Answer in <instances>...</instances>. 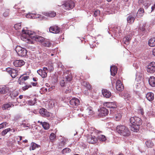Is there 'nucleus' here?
Masks as SVG:
<instances>
[{
  "label": "nucleus",
  "mask_w": 155,
  "mask_h": 155,
  "mask_svg": "<svg viewBox=\"0 0 155 155\" xmlns=\"http://www.w3.org/2000/svg\"><path fill=\"white\" fill-rule=\"evenodd\" d=\"M22 33V34L21 37V39L25 41L26 40L30 41L29 38H30L33 40L39 42H42L44 40V38L43 37L38 35H35V33L32 31L23 30Z\"/></svg>",
  "instance_id": "1"
},
{
  "label": "nucleus",
  "mask_w": 155,
  "mask_h": 155,
  "mask_svg": "<svg viewBox=\"0 0 155 155\" xmlns=\"http://www.w3.org/2000/svg\"><path fill=\"white\" fill-rule=\"evenodd\" d=\"M130 121L132 131L137 132L139 129V126L141 124V119L137 117H132L130 118Z\"/></svg>",
  "instance_id": "2"
},
{
  "label": "nucleus",
  "mask_w": 155,
  "mask_h": 155,
  "mask_svg": "<svg viewBox=\"0 0 155 155\" xmlns=\"http://www.w3.org/2000/svg\"><path fill=\"white\" fill-rule=\"evenodd\" d=\"M116 130L119 134L124 136H128L130 134L128 128L124 125L117 126L116 127Z\"/></svg>",
  "instance_id": "3"
},
{
  "label": "nucleus",
  "mask_w": 155,
  "mask_h": 155,
  "mask_svg": "<svg viewBox=\"0 0 155 155\" xmlns=\"http://www.w3.org/2000/svg\"><path fill=\"white\" fill-rule=\"evenodd\" d=\"M75 5V3L74 2L71 0H68L65 1L62 6L65 9L69 10L74 8Z\"/></svg>",
  "instance_id": "4"
},
{
  "label": "nucleus",
  "mask_w": 155,
  "mask_h": 155,
  "mask_svg": "<svg viewBox=\"0 0 155 155\" xmlns=\"http://www.w3.org/2000/svg\"><path fill=\"white\" fill-rule=\"evenodd\" d=\"M15 50L20 56L24 57L27 55V51L26 49L19 46H17L15 48Z\"/></svg>",
  "instance_id": "5"
},
{
  "label": "nucleus",
  "mask_w": 155,
  "mask_h": 155,
  "mask_svg": "<svg viewBox=\"0 0 155 155\" xmlns=\"http://www.w3.org/2000/svg\"><path fill=\"white\" fill-rule=\"evenodd\" d=\"M48 69H50L49 68L48 69L47 68L44 67L42 69H41L38 70L37 72L42 78H45L47 77V73L48 72Z\"/></svg>",
  "instance_id": "6"
},
{
  "label": "nucleus",
  "mask_w": 155,
  "mask_h": 155,
  "mask_svg": "<svg viewBox=\"0 0 155 155\" xmlns=\"http://www.w3.org/2000/svg\"><path fill=\"white\" fill-rule=\"evenodd\" d=\"M153 0H139L138 3L140 5H143L145 8L147 9L150 5Z\"/></svg>",
  "instance_id": "7"
},
{
  "label": "nucleus",
  "mask_w": 155,
  "mask_h": 155,
  "mask_svg": "<svg viewBox=\"0 0 155 155\" xmlns=\"http://www.w3.org/2000/svg\"><path fill=\"white\" fill-rule=\"evenodd\" d=\"M147 71L150 73H153L155 72V62H152L148 65Z\"/></svg>",
  "instance_id": "8"
},
{
  "label": "nucleus",
  "mask_w": 155,
  "mask_h": 155,
  "mask_svg": "<svg viewBox=\"0 0 155 155\" xmlns=\"http://www.w3.org/2000/svg\"><path fill=\"white\" fill-rule=\"evenodd\" d=\"M7 71L10 74L13 78H15L18 75V71L14 69L8 68L7 69Z\"/></svg>",
  "instance_id": "9"
},
{
  "label": "nucleus",
  "mask_w": 155,
  "mask_h": 155,
  "mask_svg": "<svg viewBox=\"0 0 155 155\" xmlns=\"http://www.w3.org/2000/svg\"><path fill=\"white\" fill-rule=\"evenodd\" d=\"M71 80V76H67L65 78H63L60 81V84L61 86L63 87L65 86L67 82L70 81Z\"/></svg>",
  "instance_id": "10"
},
{
  "label": "nucleus",
  "mask_w": 155,
  "mask_h": 155,
  "mask_svg": "<svg viewBox=\"0 0 155 155\" xmlns=\"http://www.w3.org/2000/svg\"><path fill=\"white\" fill-rule=\"evenodd\" d=\"M104 105L107 108H116L117 106L116 103L114 102H105L104 103Z\"/></svg>",
  "instance_id": "11"
},
{
  "label": "nucleus",
  "mask_w": 155,
  "mask_h": 155,
  "mask_svg": "<svg viewBox=\"0 0 155 155\" xmlns=\"http://www.w3.org/2000/svg\"><path fill=\"white\" fill-rule=\"evenodd\" d=\"M120 96L128 102L131 101L132 99L130 95L126 92L121 93L120 94Z\"/></svg>",
  "instance_id": "12"
},
{
  "label": "nucleus",
  "mask_w": 155,
  "mask_h": 155,
  "mask_svg": "<svg viewBox=\"0 0 155 155\" xmlns=\"http://www.w3.org/2000/svg\"><path fill=\"white\" fill-rule=\"evenodd\" d=\"M87 141L89 143L94 144L97 142V139L94 136L91 135L87 137Z\"/></svg>",
  "instance_id": "13"
},
{
  "label": "nucleus",
  "mask_w": 155,
  "mask_h": 155,
  "mask_svg": "<svg viewBox=\"0 0 155 155\" xmlns=\"http://www.w3.org/2000/svg\"><path fill=\"white\" fill-rule=\"evenodd\" d=\"M116 88L118 91H122L123 90L124 87L120 80H118L116 81Z\"/></svg>",
  "instance_id": "14"
},
{
  "label": "nucleus",
  "mask_w": 155,
  "mask_h": 155,
  "mask_svg": "<svg viewBox=\"0 0 155 155\" xmlns=\"http://www.w3.org/2000/svg\"><path fill=\"white\" fill-rule=\"evenodd\" d=\"M39 112L41 116L44 117H48L50 115V113L44 108L40 109Z\"/></svg>",
  "instance_id": "15"
},
{
  "label": "nucleus",
  "mask_w": 155,
  "mask_h": 155,
  "mask_svg": "<svg viewBox=\"0 0 155 155\" xmlns=\"http://www.w3.org/2000/svg\"><path fill=\"white\" fill-rule=\"evenodd\" d=\"M60 31V28L57 26H51L49 28L50 31L53 33H58Z\"/></svg>",
  "instance_id": "16"
},
{
  "label": "nucleus",
  "mask_w": 155,
  "mask_h": 155,
  "mask_svg": "<svg viewBox=\"0 0 155 155\" xmlns=\"http://www.w3.org/2000/svg\"><path fill=\"white\" fill-rule=\"evenodd\" d=\"M13 63L16 67H19L23 66L25 64V62L23 60H16Z\"/></svg>",
  "instance_id": "17"
},
{
  "label": "nucleus",
  "mask_w": 155,
  "mask_h": 155,
  "mask_svg": "<svg viewBox=\"0 0 155 155\" xmlns=\"http://www.w3.org/2000/svg\"><path fill=\"white\" fill-rule=\"evenodd\" d=\"M70 103L72 105L78 106L79 104L80 101L77 98H74L70 101Z\"/></svg>",
  "instance_id": "18"
},
{
  "label": "nucleus",
  "mask_w": 155,
  "mask_h": 155,
  "mask_svg": "<svg viewBox=\"0 0 155 155\" xmlns=\"http://www.w3.org/2000/svg\"><path fill=\"white\" fill-rule=\"evenodd\" d=\"M109 113L108 110L104 107L101 108L100 109L99 115L100 116H104L107 115Z\"/></svg>",
  "instance_id": "19"
},
{
  "label": "nucleus",
  "mask_w": 155,
  "mask_h": 155,
  "mask_svg": "<svg viewBox=\"0 0 155 155\" xmlns=\"http://www.w3.org/2000/svg\"><path fill=\"white\" fill-rule=\"evenodd\" d=\"M102 93L104 96L106 98H109L111 95V92L106 89L102 90Z\"/></svg>",
  "instance_id": "20"
},
{
  "label": "nucleus",
  "mask_w": 155,
  "mask_h": 155,
  "mask_svg": "<svg viewBox=\"0 0 155 155\" xmlns=\"http://www.w3.org/2000/svg\"><path fill=\"white\" fill-rule=\"evenodd\" d=\"M117 68L115 66H112L110 67L111 75L112 76H114L117 72Z\"/></svg>",
  "instance_id": "21"
},
{
  "label": "nucleus",
  "mask_w": 155,
  "mask_h": 155,
  "mask_svg": "<svg viewBox=\"0 0 155 155\" xmlns=\"http://www.w3.org/2000/svg\"><path fill=\"white\" fill-rule=\"evenodd\" d=\"M148 82L150 85L152 87L155 86V78L153 76L150 77L149 79Z\"/></svg>",
  "instance_id": "22"
},
{
  "label": "nucleus",
  "mask_w": 155,
  "mask_h": 155,
  "mask_svg": "<svg viewBox=\"0 0 155 155\" xmlns=\"http://www.w3.org/2000/svg\"><path fill=\"white\" fill-rule=\"evenodd\" d=\"M146 97L150 101L153 100L154 99L153 94L151 93H148L146 95Z\"/></svg>",
  "instance_id": "23"
},
{
  "label": "nucleus",
  "mask_w": 155,
  "mask_h": 155,
  "mask_svg": "<svg viewBox=\"0 0 155 155\" xmlns=\"http://www.w3.org/2000/svg\"><path fill=\"white\" fill-rule=\"evenodd\" d=\"M68 140L65 138L63 139L59 143L58 145L59 148H61L63 147L66 143Z\"/></svg>",
  "instance_id": "24"
},
{
  "label": "nucleus",
  "mask_w": 155,
  "mask_h": 155,
  "mask_svg": "<svg viewBox=\"0 0 155 155\" xmlns=\"http://www.w3.org/2000/svg\"><path fill=\"white\" fill-rule=\"evenodd\" d=\"M135 19L134 16L132 15H130L128 16L127 20L128 23L130 24H131L134 22Z\"/></svg>",
  "instance_id": "25"
},
{
  "label": "nucleus",
  "mask_w": 155,
  "mask_h": 155,
  "mask_svg": "<svg viewBox=\"0 0 155 155\" xmlns=\"http://www.w3.org/2000/svg\"><path fill=\"white\" fill-rule=\"evenodd\" d=\"M144 13V9L143 8H140L137 12V16L138 18H140L143 16Z\"/></svg>",
  "instance_id": "26"
},
{
  "label": "nucleus",
  "mask_w": 155,
  "mask_h": 155,
  "mask_svg": "<svg viewBox=\"0 0 155 155\" xmlns=\"http://www.w3.org/2000/svg\"><path fill=\"white\" fill-rule=\"evenodd\" d=\"M40 147V146L39 145H38L35 143L32 142L31 144L30 150H34Z\"/></svg>",
  "instance_id": "27"
},
{
  "label": "nucleus",
  "mask_w": 155,
  "mask_h": 155,
  "mask_svg": "<svg viewBox=\"0 0 155 155\" xmlns=\"http://www.w3.org/2000/svg\"><path fill=\"white\" fill-rule=\"evenodd\" d=\"M82 86L85 87L87 89L90 90L91 88V86L90 84L86 81H83L81 83Z\"/></svg>",
  "instance_id": "28"
},
{
  "label": "nucleus",
  "mask_w": 155,
  "mask_h": 155,
  "mask_svg": "<svg viewBox=\"0 0 155 155\" xmlns=\"http://www.w3.org/2000/svg\"><path fill=\"white\" fill-rule=\"evenodd\" d=\"M148 44L149 46L153 47L155 46V38H152L149 39L148 42Z\"/></svg>",
  "instance_id": "29"
},
{
  "label": "nucleus",
  "mask_w": 155,
  "mask_h": 155,
  "mask_svg": "<svg viewBox=\"0 0 155 155\" xmlns=\"http://www.w3.org/2000/svg\"><path fill=\"white\" fill-rule=\"evenodd\" d=\"M14 106V105L11 104H5L3 105L2 109L3 110L8 109L9 108Z\"/></svg>",
  "instance_id": "30"
},
{
  "label": "nucleus",
  "mask_w": 155,
  "mask_h": 155,
  "mask_svg": "<svg viewBox=\"0 0 155 155\" xmlns=\"http://www.w3.org/2000/svg\"><path fill=\"white\" fill-rule=\"evenodd\" d=\"M85 113L87 115H92L94 113L91 107H89L87 108L86 110Z\"/></svg>",
  "instance_id": "31"
},
{
  "label": "nucleus",
  "mask_w": 155,
  "mask_h": 155,
  "mask_svg": "<svg viewBox=\"0 0 155 155\" xmlns=\"http://www.w3.org/2000/svg\"><path fill=\"white\" fill-rule=\"evenodd\" d=\"M8 91V88L5 87L0 88V93L1 94H5L7 93Z\"/></svg>",
  "instance_id": "32"
},
{
  "label": "nucleus",
  "mask_w": 155,
  "mask_h": 155,
  "mask_svg": "<svg viewBox=\"0 0 155 155\" xmlns=\"http://www.w3.org/2000/svg\"><path fill=\"white\" fill-rule=\"evenodd\" d=\"M145 143L146 146L149 148H152L154 145L153 143L150 140L147 141Z\"/></svg>",
  "instance_id": "33"
},
{
  "label": "nucleus",
  "mask_w": 155,
  "mask_h": 155,
  "mask_svg": "<svg viewBox=\"0 0 155 155\" xmlns=\"http://www.w3.org/2000/svg\"><path fill=\"white\" fill-rule=\"evenodd\" d=\"M41 124L42 125L43 128L45 130H48L49 128V124L46 122H41Z\"/></svg>",
  "instance_id": "34"
},
{
  "label": "nucleus",
  "mask_w": 155,
  "mask_h": 155,
  "mask_svg": "<svg viewBox=\"0 0 155 155\" xmlns=\"http://www.w3.org/2000/svg\"><path fill=\"white\" fill-rule=\"evenodd\" d=\"M46 16H49L50 17H54L56 15V13L55 12L53 11L46 13Z\"/></svg>",
  "instance_id": "35"
},
{
  "label": "nucleus",
  "mask_w": 155,
  "mask_h": 155,
  "mask_svg": "<svg viewBox=\"0 0 155 155\" xmlns=\"http://www.w3.org/2000/svg\"><path fill=\"white\" fill-rule=\"evenodd\" d=\"M97 138L98 139L102 141H105L106 140V137L103 135H98L97 137Z\"/></svg>",
  "instance_id": "36"
},
{
  "label": "nucleus",
  "mask_w": 155,
  "mask_h": 155,
  "mask_svg": "<svg viewBox=\"0 0 155 155\" xmlns=\"http://www.w3.org/2000/svg\"><path fill=\"white\" fill-rule=\"evenodd\" d=\"M43 46L47 47H51V44L50 42L48 41H45L43 43Z\"/></svg>",
  "instance_id": "37"
},
{
  "label": "nucleus",
  "mask_w": 155,
  "mask_h": 155,
  "mask_svg": "<svg viewBox=\"0 0 155 155\" xmlns=\"http://www.w3.org/2000/svg\"><path fill=\"white\" fill-rule=\"evenodd\" d=\"M36 99L35 98L34 99H31L28 101V105L32 106L34 105L35 103H36Z\"/></svg>",
  "instance_id": "38"
},
{
  "label": "nucleus",
  "mask_w": 155,
  "mask_h": 155,
  "mask_svg": "<svg viewBox=\"0 0 155 155\" xmlns=\"http://www.w3.org/2000/svg\"><path fill=\"white\" fill-rule=\"evenodd\" d=\"M130 39L131 38L130 37H125L123 39L124 41V43L127 45L129 44L130 41Z\"/></svg>",
  "instance_id": "39"
},
{
  "label": "nucleus",
  "mask_w": 155,
  "mask_h": 155,
  "mask_svg": "<svg viewBox=\"0 0 155 155\" xmlns=\"http://www.w3.org/2000/svg\"><path fill=\"white\" fill-rule=\"evenodd\" d=\"M12 131L11 129L8 128L4 130L1 133V134L2 136H4L9 131Z\"/></svg>",
  "instance_id": "40"
},
{
  "label": "nucleus",
  "mask_w": 155,
  "mask_h": 155,
  "mask_svg": "<svg viewBox=\"0 0 155 155\" xmlns=\"http://www.w3.org/2000/svg\"><path fill=\"white\" fill-rule=\"evenodd\" d=\"M71 151V150L69 148H66L62 150L61 152L62 154H64L66 153H69Z\"/></svg>",
  "instance_id": "41"
},
{
  "label": "nucleus",
  "mask_w": 155,
  "mask_h": 155,
  "mask_svg": "<svg viewBox=\"0 0 155 155\" xmlns=\"http://www.w3.org/2000/svg\"><path fill=\"white\" fill-rule=\"evenodd\" d=\"M56 138V135H55L53 133H52L51 134L50 137L49 138L51 142H53L54 141V140Z\"/></svg>",
  "instance_id": "42"
},
{
  "label": "nucleus",
  "mask_w": 155,
  "mask_h": 155,
  "mask_svg": "<svg viewBox=\"0 0 155 155\" xmlns=\"http://www.w3.org/2000/svg\"><path fill=\"white\" fill-rule=\"evenodd\" d=\"M20 77L21 78V79H23V80L24 81H25L29 78V76L26 74L22 75Z\"/></svg>",
  "instance_id": "43"
},
{
  "label": "nucleus",
  "mask_w": 155,
  "mask_h": 155,
  "mask_svg": "<svg viewBox=\"0 0 155 155\" xmlns=\"http://www.w3.org/2000/svg\"><path fill=\"white\" fill-rule=\"evenodd\" d=\"M121 115L120 113H118L116 114L115 116V118L116 120L117 121L119 120L121 118Z\"/></svg>",
  "instance_id": "44"
},
{
  "label": "nucleus",
  "mask_w": 155,
  "mask_h": 155,
  "mask_svg": "<svg viewBox=\"0 0 155 155\" xmlns=\"http://www.w3.org/2000/svg\"><path fill=\"white\" fill-rule=\"evenodd\" d=\"M8 124V123L6 122H4L0 124V129L5 127Z\"/></svg>",
  "instance_id": "45"
},
{
  "label": "nucleus",
  "mask_w": 155,
  "mask_h": 155,
  "mask_svg": "<svg viewBox=\"0 0 155 155\" xmlns=\"http://www.w3.org/2000/svg\"><path fill=\"white\" fill-rule=\"evenodd\" d=\"M9 14V10L8 9H6L4 13H3V15L5 17L8 16Z\"/></svg>",
  "instance_id": "46"
},
{
  "label": "nucleus",
  "mask_w": 155,
  "mask_h": 155,
  "mask_svg": "<svg viewBox=\"0 0 155 155\" xmlns=\"http://www.w3.org/2000/svg\"><path fill=\"white\" fill-rule=\"evenodd\" d=\"M14 27L16 30L19 29L21 28V25L20 23L15 24Z\"/></svg>",
  "instance_id": "47"
},
{
  "label": "nucleus",
  "mask_w": 155,
  "mask_h": 155,
  "mask_svg": "<svg viewBox=\"0 0 155 155\" xmlns=\"http://www.w3.org/2000/svg\"><path fill=\"white\" fill-rule=\"evenodd\" d=\"M21 125L24 127H28L29 126V124L26 123L25 120L23 121V123Z\"/></svg>",
  "instance_id": "48"
},
{
  "label": "nucleus",
  "mask_w": 155,
  "mask_h": 155,
  "mask_svg": "<svg viewBox=\"0 0 155 155\" xmlns=\"http://www.w3.org/2000/svg\"><path fill=\"white\" fill-rule=\"evenodd\" d=\"M100 11L98 10H96L94 13V17H96L100 15Z\"/></svg>",
  "instance_id": "49"
},
{
  "label": "nucleus",
  "mask_w": 155,
  "mask_h": 155,
  "mask_svg": "<svg viewBox=\"0 0 155 155\" xmlns=\"http://www.w3.org/2000/svg\"><path fill=\"white\" fill-rule=\"evenodd\" d=\"M33 18H39L41 16V15L38 14H32Z\"/></svg>",
  "instance_id": "50"
},
{
  "label": "nucleus",
  "mask_w": 155,
  "mask_h": 155,
  "mask_svg": "<svg viewBox=\"0 0 155 155\" xmlns=\"http://www.w3.org/2000/svg\"><path fill=\"white\" fill-rule=\"evenodd\" d=\"M64 90L65 92L66 93H69L71 91V89L70 87H68L67 88H65Z\"/></svg>",
  "instance_id": "51"
},
{
  "label": "nucleus",
  "mask_w": 155,
  "mask_h": 155,
  "mask_svg": "<svg viewBox=\"0 0 155 155\" xmlns=\"http://www.w3.org/2000/svg\"><path fill=\"white\" fill-rule=\"evenodd\" d=\"M31 87V86L30 85H26L25 86L22 87V89L24 91H25L26 90L28 89L29 87Z\"/></svg>",
  "instance_id": "52"
},
{
  "label": "nucleus",
  "mask_w": 155,
  "mask_h": 155,
  "mask_svg": "<svg viewBox=\"0 0 155 155\" xmlns=\"http://www.w3.org/2000/svg\"><path fill=\"white\" fill-rule=\"evenodd\" d=\"M25 81H24L23 80V79H21V78L20 77L19 78L18 81L19 84H22L23 83H25Z\"/></svg>",
  "instance_id": "53"
},
{
  "label": "nucleus",
  "mask_w": 155,
  "mask_h": 155,
  "mask_svg": "<svg viewBox=\"0 0 155 155\" xmlns=\"http://www.w3.org/2000/svg\"><path fill=\"white\" fill-rule=\"evenodd\" d=\"M32 14H28L26 15V17L27 18H33V16L32 15Z\"/></svg>",
  "instance_id": "54"
},
{
  "label": "nucleus",
  "mask_w": 155,
  "mask_h": 155,
  "mask_svg": "<svg viewBox=\"0 0 155 155\" xmlns=\"http://www.w3.org/2000/svg\"><path fill=\"white\" fill-rule=\"evenodd\" d=\"M141 25L140 26V29L141 30L143 31L145 30L144 27H145V25L143 24V27H141Z\"/></svg>",
  "instance_id": "55"
},
{
  "label": "nucleus",
  "mask_w": 155,
  "mask_h": 155,
  "mask_svg": "<svg viewBox=\"0 0 155 155\" xmlns=\"http://www.w3.org/2000/svg\"><path fill=\"white\" fill-rule=\"evenodd\" d=\"M151 12H152L153 11H154V9H155V2H154V5H153L152 6V7L151 8Z\"/></svg>",
  "instance_id": "56"
},
{
  "label": "nucleus",
  "mask_w": 155,
  "mask_h": 155,
  "mask_svg": "<svg viewBox=\"0 0 155 155\" xmlns=\"http://www.w3.org/2000/svg\"><path fill=\"white\" fill-rule=\"evenodd\" d=\"M94 132L95 133H97V134H100V133H102V132L101 131H99L98 130H94Z\"/></svg>",
  "instance_id": "57"
},
{
  "label": "nucleus",
  "mask_w": 155,
  "mask_h": 155,
  "mask_svg": "<svg viewBox=\"0 0 155 155\" xmlns=\"http://www.w3.org/2000/svg\"><path fill=\"white\" fill-rule=\"evenodd\" d=\"M33 80L35 81H36L38 80V78L36 77H34L33 78Z\"/></svg>",
  "instance_id": "58"
},
{
  "label": "nucleus",
  "mask_w": 155,
  "mask_h": 155,
  "mask_svg": "<svg viewBox=\"0 0 155 155\" xmlns=\"http://www.w3.org/2000/svg\"><path fill=\"white\" fill-rule=\"evenodd\" d=\"M153 54L155 56V48H154L152 51Z\"/></svg>",
  "instance_id": "59"
},
{
  "label": "nucleus",
  "mask_w": 155,
  "mask_h": 155,
  "mask_svg": "<svg viewBox=\"0 0 155 155\" xmlns=\"http://www.w3.org/2000/svg\"><path fill=\"white\" fill-rule=\"evenodd\" d=\"M54 86H51V87L49 89V91H51V89H54Z\"/></svg>",
  "instance_id": "60"
},
{
  "label": "nucleus",
  "mask_w": 155,
  "mask_h": 155,
  "mask_svg": "<svg viewBox=\"0 0 155 155\" xmlns=\"http://www.w3.org/2000/svg\"><path fill=\"white\" fill-rule=\"evenodd\" d=\"M23 96L22 95H20L19 96V97L20 99H22L23 98Z\"/></svg>",
  "instance_id": "61"
},
{
  "label": "nucleus",
  "mask_w": 155,
  "mask_h": 155,
  "mask_svg": "<svg viewBox=\"0 0 155 155\" xmlns=\"http://www.w3.org/2000/svg\"><path fill=\"white\" fill-rule=\"evenodd\" d=\"M12 129V131L13 132H14L15 131V130H16L15 128H13V129Z\"/></svg>",
  "instance_id": "62"
},
{
  "label": "nucleus",
  "mask_w": 155,
  "mask_h": 155,
  "mask_svg": "<svg viewBox=\"0 0 155 155\" xmlns=\"http://www.w3.org/2000/svg\"><path fill=\"white\" fill-rule=\"evenodd\" d=\"M37 84V83H33V84H32L34 86H35L36 85V84Z\"/></svg>",
  "instance_id": "63"
},
{
  "label": "nucleus",
  "mask_w": 155,
  "mask_h": 155,
  "mask_svg": "<svg viewBox=\"0 0 155 155\" xmlns=\"http://www.w3.org/2000/svg\"><path fill=\"white\" fill-rule=\"evenodd\" d=\"M118 155H124L122 153H120Z\"/></svg>",
  "instance_id": "64"
}]
</instances>
